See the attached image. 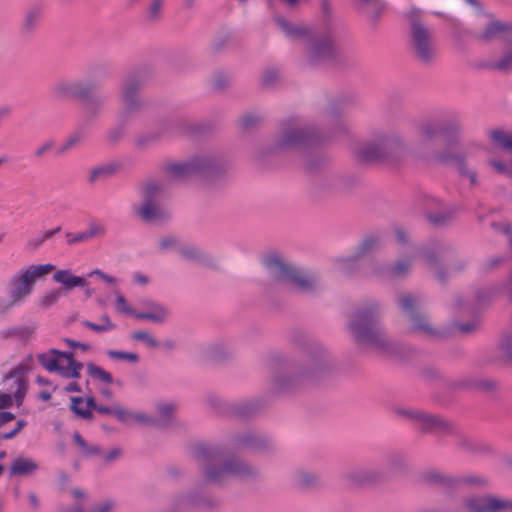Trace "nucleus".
I'll return each instance as SVG.
<instances>
[{"instance_id": "50", "label": "nucleus", "mask_w": 512, "mask_h": 512, "mask_svg": "<svg viewBox=\"0 0 512 512\" xmlns=\"http://www.w3.org/2000/svg\"><path fill=\"white\" fill-rule=\"evenodd\" d=\"M417 327H418V335L419 334H425V335H428V336H432V335L435 334V330L430 325L427 317L424 314L419 313V312H418V324H417Z\"/></svg>"}, {"instance_id": "63", "label": "nucleus", "mask_w": 512, "mask_h": 512, "mask_svg": "<svg viewBox=\"0 0 512 512\" xmlns=\"http://www.w3.org/2000/svg\"><path fill=\"white\" fill-rule=\"evenodd\" d=\"M499 69H508L512 67V52L504 56L497 64Z\"/></svg>"}, {"instance_id": "30", "label": "nucleus", "mask_w": 512, "mask_h": 512, "mask_svg": "<svg viewBox=\"0 0 512 512\" xmlns=\"http://www.w3.org/2000/svg\"><path fill=\"white\" fill-rule=\"evenodd\" d=\"M398 305L404 317L410 323L409 332H414L416 330L415 298L412 294H402L398 300Z\"/></svg>"}, {"instance_id": "43", "label": "nucleus", "mask_w": 512, "mask_h": 512, "mask_svg": "<svg viewBox=\"0 0 512 512\" xmlns=\"http://www.w3.org/2000/svg\"><path fill=\"white\" fill-rule=\"evenodd\" d=\"M83 402L84 399L82 397H71L70 409L77 417L85 420H92L93 413L89 411V409H80V405H82Z\"/></svg>"}, {"instance_id": "23", "label": "nucleus", "mask_w": 512, "mask_h": 512, "mask_svg": "<svg viewBox=\"0 0 512 512\" xmlns=\"http://www.w3.org/2000/svg\"><path fill=\"white\" fill-rule=\"evenodd\" d=\"M315 142V136L311 133L298 128H287L284 131L282 145L283 146H298L312 144Z\"/></svg>"}, {"instance_id": "51", "label": "nucleus", "mask_w": 512, "mask_h": 512, "mask_svg": "<svg viewBox=\"0 0 512 512\" xmlns=\"http://www.w3.org/2000/svg\"><path fill=\"white\" fill-rule=\"evenodd\" d=\"M60 297H61V291L57 290V289H53V290L49 291L48 293H46L41 298L40 304L44 308H49V307L53 306L54 304H56Z\"/></svg>"}, {"instance_id": "17", "label": "nucleus", "mask_w": 512, "mask_h": 512, "mask_svg": "<svg viewBox=\"0 0 512 512\" xmlns=\"http://www.w3.org/2000/svg\"><path fill=\"white\" fill-rule=\"evenodd\" d=\"M411 267V263L400 260L391 265H377L372 268L370 275L385 280H395L405 276Z\"/></svg>"}, {"instance_id": "9", "label": "nucleus", "mask_w": 512, "mask_h": 512, "mask_svg": "<svg viewBox=\"0 0 512 512\" xmlns=\"http://www.w3.org/2000/svg\"><path fill=\"white\" fill-rule=\"evenodd\" d=\"M221 501L208 493L204 486L196 487L186 493L179 494L173 501L174 512L192 509L212 511L220 507Z\"/></svg>"}, {"instance_id": "55", "label": "nucleus", "mask_w": 512, "mask_h": 512, "mask_svg": "<svg viewBox=\"0 0 512 512\" xmlns=\"http://www.w3.org/2000/svg\"><path fill=\"white\" fill-rule=\"evenodd\" d=\"M122 455V449L120 447H114L110 451L105 452L100 455V458L103 460L105 464H111L117 461Z\"/></svg>"}, {"instance_id": "64", "label": "nucleus", "mask_w": 512, "mask_h": 512, "mask_svg": "<svg viewBox=\"0 0 512 512\" xmlns=\"http://www.w3.org/2000/svg\"><path fill=\"white\" fill-rule=\"evenodd\" d=\"M113 504L111 502H105L92 509V512H111Z\"/></svg>"}, {"instance_id": "29", "label": "nucleus", "mask_w": 512, "mask_h": 512, "mask_svg": "<svg viewBox=\"0 0 512 512\" xmlns=\"http://www.w3.org/2000/svg\"><path fill=\"white\" fill-rule=\"evenodd\" d=\"M383 247V239L376 234L365 236L355 248L357 256L361 258L379 251Z\"/></svg>"}, {"instance_id": "21", "label": "nucleus", "mask_w": 512, "mask_h": 512, "mask_svg": "<svg viewBox=\"0 0 512 512\" xmlns=\"http://www.w3.org/2000/svg\"><path fill=\"white\" fill-rule=\"evenodd\" d=\"M263 407L264 401L262 399L255 398L233 403L230 407V412L238 418L246 419L256 414Z\"/></svg>"}, {"instance_id": "48", "label": "nucleus", "mask_w": 512, "mask_h": 512, "mask_svg": "<svg viewBox=\"0 0 512 512\" xmlns=\"http://www.w3.org/2000/svg\"><path fill=\"white\" fill-rule=\"evenodd\" d=\"M83 139V135L79 132L70 135L58 149V154H64L74 148Z\"/></svg>"}, {"instance_id": "61", "label": "nucleus", "mask_w": 512, "mask_h": 512, "mask_svg": "<svg viewBox=\"0 0 512 512\" xmlns=\"http://www.w3.org/2000/svg\"><path fill=\"white\" fill-rule=\"evenodd\" d=\"M441 480V476L436 472H426L422 474L421 481L425 483H434Z\"/></svg>"}, {"instance_id": "49", "label": "nucleus", "mask_w": 512, "mask_h": 512, "mask_svg": "<svg viewBox=\"0 0 512 512\" xmlns=\"http://www.w3.org/2000/svg\"><path fill=\"white\" fill-rule=\"evenodd\" d=\"M393 413L400 420L407 422L416 421V412L413 409L397 406L393 408Z\"/></svg>"}, {"instance_id": "47", "label": "nucleus", "mask_w": 512, "mask_h": 512, "mask_svg": "<svg viewBox=\"0 0 512 512\" xmlns=\"http://www.w3.org/2000/svg\"><path fill=\"white\" fill-rule=\"evenodd\" d=\"M107 356L114 360H124L132 363H137L139 361L138 354L126 351L108 350Z\"/></svg>"}, {"instance_id": "37", "label": "nucleus", "mask_w": 512, "mask_h": 512, "mask_svg": "<svg viewBox=\"0 0 512 512\" xmlns=\"http://www.w3.org/2000/svg\"><path fill=\"white\" fill-rule=\"evenodd\" d=\"M310 55L313 61L331 58L333 55V45L331 41L325 40L323 42L315 43L311 48Z\"/></svg>"}, {"instance_id": "22", "label": "nucleus", "mask_w": 512, "mask_h": 512, "mask_svg": "<svg viewBox=\"0 0 512 512\" xmlns=\"http://www.w3.org/2000/svg\"><path fill=\"white\" fill-rule=\"evenodd\" d=\"M411 457L404 451H393L385 456V463L387 468L385 470L389 474L392 473H405L408 470Z\"/></svg>"}, {"instance_id": "45", "label": "nucleus", "mask_w": 512, "mask_h": 512, "mask_svg": "<svg viewBox=\"0 0 512 512\" xmlns=\"http://www.w3.org/2000/svg\"><path fill=\"white\" fill-rule=\"evenodd\" d=\"M41 9L38 7L30 8L24 18L23 26L25 29H32L41 18Z\"/></svg>"}, {"instance_id": "44", "label": "nucleus", "mask_w": 512, "mask_h": 512, "mask_svg": "<svg viewBox=\"0 0 512 512\" xmlns=\"http://www.w3.org/2000/svg\"><path fill=\"white\" fill-rule=\"evenodd\" d=\"M117 169H118V165H116V164H106V165L96 167L91 171L90 180L96 181L100 178L110 176L114 172H116Z\"/></svg>"}, {"instance_id": "28", "label": "nucleus", "mask_w": 512, "mask_h": 512, "mask_svg": "<svg viewBox=\"0 0 512 512\" xmlns=\"http://www.w3.org/2000/svg\"><path fill=\"white\" fill-rule=\"evenodd\" d=\"M53 280L62 284L65 290H71L76 287H84L87 285V281L84 277L73 275L69 269L56 271L53 274Z\"/></svg>"}, {"instance_id": "31", "label": "nucleus", "mask_w": 512, "mask_h": 512, "mask_svg": "<svg viewBox=\"0 0 512 512\" xmlns=\"http://www.w3.org/2000/svg\"><path fill=\"white\" fill-rule=\"evenodd\" d=\"M360 256L354 251L352 255L339 257L335 260V268L344 275L353 276L360 269Z\"/></svg>"}, {"instance_id": "33", "label": "nucleus", "mask_w": 512, "mask_h": 512, "mask_svg": "<svg viewBox=\"0 0 512 512\" xmlns=\"http://www.w3.org/2000/svg\"><path fill=\"white\" fill-rule=\"evenodd\" d=\"M293 481L295 485L303 489L314 488L321 484V479L319 475L307 470L295 471V473L293 474Z\"/></svg>"}, {"instance_id": "4", "label": "nucleus", "mask_w": 512, "mask_h": 512, "mask_svg": "<svg viewBox=\"0 0 512 512\" xmlns=\"http://www.w3.org/2000/svg\"><path fill=\"white\" fill-rule=\"evenodd\" d=\"M261 261L269 277L275 282L288 284L300 292H313L318 288L315 274L301 269L278 253L266 254Z\"/></svg>"}, {"instance_id": "14", "label": "nucleus", "mask_w": 512, "mask_h": 512, "mask_svg": "<svg viewBox=\"0 0 512 512\" xmlns=\"http://www.w3.org/2000/svg\"><path fill=\"white\" fill-rule=\"evenodd\" d=\"M92 92L90 84L78 81H60L54 85L52 93L57 98L77 97L83 100H88ZM87 113L93 112V103L87 101L85 105Z\"/></svg>"}, {"instance_id": "54", "label": "nucleus", "mask_w": 512, "mask_h": 512, "mask_svg": "<svg viewBox=\"0 0 512 512\" xmlns=\"http://www.w3.org/2000/svg\"><path fill=\"white\" fill-rule=\"evenodd\" d=\"M489 164L496 170L497 173L512 176V161L509 163H504L497 160H490Z\"/></svg>"}, {"instance_id": "56", "label": "nucleus", "mask_w": 512, "mask_h": 512, "mask_svg": "<svg viewBox=\"0 0 512 512\" xmlns=\"http://www.w3.org/2000/svg\"><path fill=\"white\" fill-rule=\"evenodd\" d=\"M116 304H117V309L120 312H123V313H126L128 315H131V316L135 317V314L137 313V310L133 309L132 307H130L127 304L126 299H125L124 296L118 295L117 298H116Z\"/></svg>"}, {"instance_id": "2", "label": "nucleus", "mask_w": 512, "mask_h": 512, "mask_svg": "<svg viewBox=\"0 0 512 512\" xmlns=\"http://www.w3.org/2000/svg\"><path fill=\"white\" fill-rule=\"evenodd\" d=\"M194 457L201 463L204 479L215 485H223L228 478L242 482L256 481L260 470L238 456L223 458V449L218 445L197 444Z\"/></svg>"}, {"instance_id": "7", "label": "nucleus", "mask_w": 512, "mask_h": 512, "mask_svg": "<svg viewBox=\"0 0 512 512\" xmlns=\"http://www.w3.org/2000/svg\"><path fill=\"white\" fill-rule=\"evenodd\" d=\"M37 359L48 372H56L66 379L80 378L83 364L74 359L73 352L52 348L45 353L38 354Z\"/></svg>"}, {"instance_id": "58", "label": "nucleus", "mask_w": 512, "mask_h": 512, "mask_svg": "<svg viewBox=\"0 0 512 512\" xmlns=\"http://www.w3.org/2000/svg\"><path fill=\"white\" fill-rule=\"evenodd\" d=\"M53 148V141L49 140L42 143L35 151L34 156L37 158H41L45 153L50 151Z\"/></svg>"}, {"instance_id": "46", "label": "nucleus", "mask_w": 512, "mask_h": 512, "mask_svg": "<svg viewBox=\"0 0 512 512\" xmlns=\"http://www.w3.org/2000/svg\"><path fill=\"white\" fill-rule=\"evenodd\" d=\"M164 2V0H151L147 10V18L150 21H157L161 18Z\"/></svg>"}, {"instance_id": "16", "label": "nucleus", "mask_w": 512, "mask_h": 512, "mask_svg": "<svg viewBox=\"0 0 512 512\" xmlns=\"http://www.w3.org/2000/svg\"><path fill=\"white\" fill-rule=\"evenodd\" d=\"M437 58V48L430 32L418 25V63L430 65Z\"/></svg>"}, {"instance_id": "41", "label": "nucleus", "mask_w": 512, "mask_h": 512, "mask_svg": "<svg viewBox=\"0 0 512 512\" xmlns=\"http://www.w3.org/2000/svg\"><path fill=\"white\" fill-rule=\"evenodd\" d=\"M87 373L90 377L93 379L99 380L105 384H111L113 383V377L112 375L104 370L102 367L94 364V363H88L87 364Z\"/></svg>"}, {"instance_id": "60", "label": "nucleus", "mask_w": 512, "mask_h": 512, "mask_svg": "<svg viewBox=\"0 0 512 512\" xmlns=\"http://www.w3.org/2000/svg\"><path fill=\"white\" fill-rule=\"evenodd\" d=\"M63 341L69 347H72V348H80L83 351H87V350L90 349V345L87 344V343H82V342H79V341H76V340H73V339H70V338H65V339H63Z\"/></svg>"}, {"instance_id": "12", "label": "nucleus", "mask_w": 512, "mask_h": 512, "mask_svg": "<svg viewBox=\"0 0 512 512\" xmlns=\"http://www.w3.org/2000/svg\"><path fill=\"white\" fill-rule=\"evenodd\" d=\"M398 142L399 139L396 136L379 133L371 141L361 145L357 149L356 154L361 161H375L381 159L385 155L386 150Z\"/></svg>"}, {"instance_id": "32", "label": "nucleus", "mask_w": 512, "mask_h": 512, "mask_svg": "<svg viewBox=\"0 0 512 512\" xmlns=\"http://www.w3.org/2000/svg\"><path fill=\"white\" fill-rule=\"evenodd\" d=\"M176 408V404L172 402L159 403L157 405V412L159 414V417H151L155 423L150 425L160 428H166L170 426Z\"/></svg>"}, {"instance_id": "39", "label": "nucleus", "mask_w": 512, "mask_h": 512, "mask_svg": "<svg viewBox=\"0 0 512 512\" xmlns=\"http://www.w3.org/2000/svg\"><path fill=\"white\" fill-rule=\"evenodd\" d=\"M508 30L512 31V27H508L507 25L501 23L498 20L492 19L490 23L487 25L483 33L480 35V38L483 40H491L498 36L499 34L506 32Z\"/></svg>"}, {"instance_id": "36", "label": "nucleus", "mask_w": 512, "mask_h": 512, "mask_svg": "<svg viewBox=\"0 0 512 512\" xmlns=\"http://www.w3.org/2000/svg\"><path fill=\"white\" fill-rule=\"evenodd\" d=\"M279 28L291 39L302 38L309 33V30L304 26L291 25L283 18H276Z\"/></svg>"}, {"instance_id": "18", "label": "nucleus", "mask_w": 512, "mask_h": 512, "mask_svg": "<svg viewBox=\"0 0 512 512\" xmlns=\"http://www.w3.org/2000/svg\"><path fill=\"white\" fill-rule=\"evenodd\" d=\"M36 331V324H21L7 327L0 330V340H16L21 343H27Z\"/></svg>"}, {"instance_id": "59", "label": "nucleus", "mask_w": 512, "mask_h": 512, "mask_svg": "<svg viewBox=\"0 0 512 512\" xmlns=\"http://www.w3.org/2000/svg\"><path fill=\"white\" fill-rule=\"evenodd\" d=\"M17 305H19V303L13 302V298H0V314H4L7 310Z\"/></svg>"}, {"instance_id": "25", "label": "nucleus", "mask_w": 512, "mask_h": 512, "mask_svg": "<svg viewBox=\"0 0 512 512\" xmlns=\"http://www.w3.org/2000/svg\"><path fill=\"white\" fill-rule=\"evenodd\" d=\"M113 415L117 418L118 421L125 425H130L132 422L143 423V424H154L155 422L151 418V416L145 413H136L124 409L120 406H115Z\"/></svg>"}, {"instance_id": "42", "label": "nucleus", "mask_w": 512, "mask_h": 512, "mask_svg": "<svg viewBox=\"0 0 512 512\" xmlns=\"http://www.w3.org/2000/svg\"><path fill=\"white\" fill-rule=\"evenodd\" d=\"M59 234H61V228L60 227H57L56 229H53V230H47V231L41 232L40 234H38L35 237L31 238L28 241L27 246L31 250H36L46 240L50 239L51 237H53L55 235H59Z\"/></svg>"}, {"instance_id": "38", "label": "nucleus", "mask_w": 512, "mask_h": 512, "mask_svg": "<svg viewBox=\"0 0 512 512\" xmlns=\"http://www.w3.org/2000/svg\"><path fill=\"white\" fill-rule=\"evenodd\" d=\"M178 253H180V255L185 259L191 261L204 262L206 260L202 251L192 244L181 243L178 247Z\"/></svg>"}, {"instance_id": "35", "label": "nucleus", "mask_w": 512, "mask_h": 512, "mask_svg": "<svg viewBox=\"0 0 512 512\" xmlns=\"http://www.w3.org/2000/svg\"><path fill=\"white\" fill-rule=\"evenodd\" d=\"M73 441L79 446L81 453L85 457H100L103 449L98 444H89L79 432H74Z\"/></svg>"}, {"instance_id": "13", "label": "nucleus", "mask_w": 512, "mask_h": 512, "mask_svg": "<svg viewBox=\"0 0 512 512\" xmlns=\"http://www.w3.org/2000/svg\"><path fill=\"white\" fill-rule=\"evenodd\" d=\"M469 512H512V500L493 495L473 496L466 500Z\"/></svg>"}, {"instance_id": "20", "label": "nucleus", "mask_w": 512, "mask_h": 512, "mask_svg": "<svg viewBox=\"0 0 512 512\" xmlns=\"http://www.w3.org/2000/svg\"><path fill=\"white\" fill-rule=\"evenodd\" d=\"M207 163L203 159L195 158L187 162L171 163L167 166V171L176 178H181L192 173L202 171Z\"/></svg>"}, {"instance_id": "27", "label": "nucleus", "mask_w": 512, "mask_h": 512, "mask_svg": "<svg viewBox=\"0 0 512 512\" xmlns=\"http://www.w3.org/2000/svg\"><path fill=\"white\" fill-rule=\"evenodd\" d=\"M104 234H105L104 226H89V228L83 232H79V233L66 232L63 234V237L65 238V240L68 244L72 245V244H76V243H80V242H86L93 238L102 237Z\"/></svg>"}, {"instance_id": "53", "label": "nucleus", "mask_w": 512, "mask_h": 512, "mask_svg": "<svg viewBox=\"0 0 512 512\" xmlns=\"http://www.w3.org/2000/svg\"><path fill=\"white\" fill-rule=\"evenodd\" d=\"M179 245H181L180 240L172 235L165 236L159 241V247L162 250L175 249L178 252Z\"/></svg>"}, {"instance_id": "26", "label": "nucleus", "mask_w": 512, "mask_h": 512, "mask_svg": "<svg viewBox=\"0 0 512 512\" xmlns=\"http://www.w3.org/2000/svg\"><path fill=\"white\" fill-rule=\"evenodd\" d=\"M139 89V82L135 79H126L122 89V99L124 108L127 112L135 110L138 106L137 92Z\"/></svg>"}, {"instance_id": "52", "label": "nucleus", "mask_w": 512, "mask_h": 512, "mask_svg": "<svg viewBox=\"0 0 512 512\" xmlns=\"http://www.w3.org/2000/svg\"><path fill=\"white\" fill-rule=\"evenodd\" d=\"M131 337L135 340L143 341L148 347L154 348L158 346V341L152 335L145 331H135Z\"/></svg>"}, {"instance_id": "6", "label": "nucleus", "mask_w": 512, "mask_h": 512, "mask_svg": "<svg viewBox=\"0 0 512 512\" xmlns=\"http://www.w3.org/2000/svg\"><path fill=\"white\" fill-rule=\"evenodd\" d=\"M54 269L55 266L50 263L22 268L9 280L8 295L13 298V302H18L20 305L33 291L36 280L49 274Z\"/></svg>"}, {"instance_id": "5", "label": "nucleus", "mask_w": 512, "mask_h": 512, "mask_svg": "<svg viewBox=\"0 0 512 512\" xmlns=\"http://www.w3.org/2000/svg\"><path fill=\"white\" fill-rule=\"evenodd\" d=\"M458 132V127H454L452 130L441 129L438 131V137L445 143L446 147L436 153L435 159L439 163L453 166L461 177L467 178L471 185L476 186L479 183L477 173L468 168L465 160L470 153L467 152L465 155H462L458 151Z\"/></svg>"}, {"instance_id": "24", "label": "nucleus", "mask_w": 512, "mask_h": 512, "mask_svg": "<svg viewBox=\"0 0 512 512\" xmlns=\"http://www.w3.org/2000/svg\"><path fill=\"white\" fill-rule=\"evenodd\" d=\"M39 470V464L28 457H17L9 467L10 477L30 476Z\"/></svg>"}, {"instance_id": "10", "label": "nucleus", "mask_w": 512, "mask_h": 512, "mask_svg": "<svg viewBox=\"0 0 512 512\" xmlns=\"http://www.w3.org/2000/svg\"><path fill=\"white\" fill-rule=\"evenodd\" d=\"M26 367L22 364L17 365L9 372L5 379L7 385L12 389L16 386L13 396L9 393H0V409L9 408L13 404V398L15 399L16 405L19 407L22 405L26 392H27V380L25 378Z\"/></svg>"}, {"instance_id": "15", "label": "nucleus", "mask_w": 512, "mask_h": 512, "mask_svg": "<svg viewBox=\"0 0 512 512\" xmlns=\"http://www.w3.org/2000/svg\"><path fill=\"white\" fill-rule=\"evenodd\" d=\"M159 190V186L150 182L144 187V195L149 198ZM133 213L137 215L140 220L150 222L161 219V210L156 203L150 199H146L142 204L133 206Z\"/></svg>"}, {"instance_id": "62", "label": "nucleus", "mask_w": 512, "mask_h": 512, "mask_svg": "<svg viewBox=\"0 0 512 512\" xmlns=\"http://www.w3.org/2000/svg\"><path fill=\"white\" fill-rule=\"evenodd\" d=\"M258 121V118L252 114H246L241 118V125L244 128L253 126Z\"/></svg>"}, {"instance_id": "57", "label": "nucleus", "mask_w": 512, "mask_h": 512, "mask_svg": "<svg viewBox=\"0 0 512 512\" xmlns=\"http://www.w3.org/2000/svg\"><path fill=\"white\" fill-rule=\"evenodd\" d=\"M81 323L84 327L89 328L96 333H104L107 331H111V326L104 327L102 324H96L89 320H83Z\"/></svg>"}, {"instance_id": "19", "label": "nucleus", "mask_w": 512, "mask_h": 512, "mask_svg": "<svg viewBox=\"0 0 512 512\" xmlns=\"http://www.w3.org/2000/svg\"><path fill=\"white\" fill-rule=\"evenodd\" d=\"M145 307L146 310L137 311L135 318L139 320H148L153 323H163L169 315L168 309L157 302L147 300L145 301Z\"/></svg>"}, {"instance_id": "1", "label": "nucleus", "mask_w": 512, "mask_h": 512, "mask_svg": "<svg viewBox=\"0 0 512 512\" xmlns=\"http://www.w3.org/2000/svg\"><path fill=\"white\" fill-rule=\"evenodd\" d=\"M291 340L303 347H308L309 357L304 366L293 362H283L272 378L271 389L275 393H291L303 386L314 383L323 377L332 366L328 351L306 333L294 330Z\"/></svg>"}, {"instance_id": "40", "label": "nucleus", "mask_w": 512, "mask_h": 512, "mask_svg": "<svg viewBox=\"0 0 512 512\" xmlns=\"http://www.w3.org/2000/svg\"><path fill=\"white\" fill-rule=\"evenodd\" d=\"M490 140L496 145L512 150V133H506L500 129H494L489 132Z\"/></svg>"}, {"instance_id": "8", "label": "nucleus", "mask_w": 512, "mask_h": 512, "mask_svg": "<svg viewBox=\"0 0 512 512\" xmlns=\"http://www.w3.org/2000/svg\"><path fill=\"white\" fill-rule=\"evenodd\" d=\"M341 477L349 487L363 488L386 482L388 480V473L385 467L381 465L364 464L347 469Z\"/></svg>"}, {"instance_id": "11", "label": "nucleus", "mask_w": 512, "mask_h": 512, "mask_svg": "<svg viewBox=\"0 0 512 512\" xmlns=\"http://www.w3.org/2000/svg\"><path fill=\"white\" fill-rule=\"evenodd\" d=\"M272 445L273 439L271 436L253 430L237 433L230 439V446L236 450L263 452L269 450Z\"/></svg>"}, {"instance_id": "34", "label": "nucleus", "mask_w": 512, "mask_h": 512, "mask_svg": "<svg viewBox=\"0 0 512 512\" xmlns=\"http://www.w3.org/2000/svg\"><path fill=\"white\" fill-rule=\"evenodd\" d=\"M444 427L445 424L437 417L418 411V431L438 432Z\"/></svg>"}, {"instance_id": "3", "label": "nucleus", "mask_w": 512, "mask_h": 512, "mask_svg": "<svg viewBox=\"0 0 512 512\" xmlns=\"http://www.w3.org/2000/svg\"><path fill=\"white\" fill-rule=\"evenodd\" d=\"M382 311L378 301L366 303L352 312L348 329L357 346L391 355L396 352V345L381 322Z\"/></svg>"}]
</instances>
